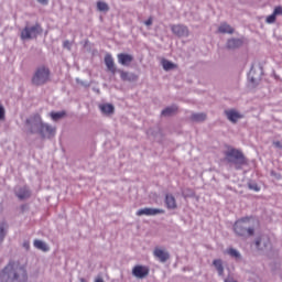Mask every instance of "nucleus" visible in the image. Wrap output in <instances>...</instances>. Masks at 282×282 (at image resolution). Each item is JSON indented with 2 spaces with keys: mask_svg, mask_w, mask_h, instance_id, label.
I'll return each mask as SVG.
<instances>
[{
  "mask_svg": "<svg viewBox=\"0 0 282 282\" xmlns=\"http://www.w3.org/2000/svg\"><path fill=\"white\" fill-rule=\"evenodd\" d=\"M1 282H28V272L18 261H10L0 273Z\"/></svg>",
  "mask_w": 282,
  "mask_h": 282,
  "instance_id": "f257e3e1",
  "label": "nucleus"
},
{
  "mask_svg": "<svg viewBox=\"0 0 282 282\" xmlns=\"http://www.w3.org/2000/svg\"><path fill=\"white\" fill-rule=\"evenodd\" d=\"M29 126L32 127L31 133L33 134V128L39 129V133L41 134L42 139H51L55 135L56 129L52 128L51 126L43 123L42 119L39 115L34 116L33 118L26 121Z\"/></svg>",
  "mask_w": 282,
  "mask_h": 282,
  "instance_id": "f03ea898",
  "label": "nucleus"
},
{
  "mask_svg": "<svg viewBox=\"0 0 282 282\" xmlns=\"http://www.w3.org/2000/svg\"><path fill=\"white\" fill-rule=\"evenodd\" d=\"M51 80V70L46 66H39L32 77V84L43 86Z\"/></svg>",
  "mask_w": 282,
  "mask_h": 282,
  "instance_id": "7ed1b4c3",
  "label": "nucleus"
},
{
  "mask_svg": "<svg viewBox=\"0 0 282 282\" xmlns=\"http://www.w3.org/2000/svg\"><path fill=\"white\" fill-rule=\"evenodd\" d=\"M250 220L249 217L241 218L237 220L234 225V231L238 236H253L254 235V229L253 228H248L247 229V223Z\"/></svg>",
  "mask_w": 282,
  "mask_h": 282,
  "instance_id": "20e7f679",
  "label": "nucleus"
},
{
  "mask_svg": "<svg viewBox=\"0 0 282 282\" xmlns=\"http://www.w3.org/2000/svg\"><path fill=\"white\" fill-rule=\"evenodd\" d=\"M225 158H226V161H228L229 163H235L240 165L246 164L245 155L241 153V151L236 149H230L229 151L225 152Z\"/></svg>",
  "mask_w": 282,
  "mask_h": 282,
  "instance_id": "39448f33",
  "label": "nucleus"
},
{
  "mask_svg": "<svg viewBox=\"0 0 282 282\" xmlns=\"http://www.w3.org/2000/svg\"><path fill=\"white\" fill-rule=\"evenodd\" d=\"M42 32L40 24H35L34 26H25L23 31H21L22 40H31L36 37Z\"/></svg>",
  "mask_w": 282,
  "mask_h": 282,
  "instance_id": "423d86ee",
  "label": "nucleus"
},
{
  "mask_svg": "<svg viewBox=\"0 0 282 282\" xmlns=\"http://www.w3.org/2000/svg\"><path fill=\"white\" fill-rule=\"evenodd\" d=\"M150 273V269L145 265H134L132 268V275L137 279H145Z\"/></svg>",
  "mask_w": 282,
  "mask_h": 282,
  "instance_id": "0eeeda50",
  "label": "nucleus"
},
{
  "mask_svg": "<svg viewBox=\"0 0 282 282\" xmlns=\"http://www.w3.org/2000/svg\"><path fill=\"white\" fill-rule=\"evenodd\" d=\"M172 33H174V35L178 37H186L189 35V31L187 26H184L183 24H173Z\"/></svg>",
  "mask_w": 282,
  "mask_h": 282,
  "instance_id": "6e6552de",
  "label": "nucleus"
},
{
  "mask_svg": "<svg viewBox=\"0 0 282 282\" xmlns=\"http://www.w3.org/2000/svg\"><path fill=\"white\" fill-rule=\"evenodd\" d=\"M224 113L231 123H237L238 120L243 118V116L235 109L226 110Z\"/></svg>",
  "mask_w": 282,
  "mask_h": 282,
  "instance_id": "1a4fd4ad",
  "label": "nucleus"
},
{
  "mask_svg": "<svg viewBox=\"0 0 282 282\" xmlns=\"http://www.w3.org/2000/svg\"><path fill=\"white\" fill-rule=\"evenodd\" d=\"M165 210L163 209H158V208H143V209H139V212L137 213V216H156L160 214H164Z\"/></svg>",
  "mask_w": 282,
  "mask_h": 282,
  "instance_id": "9d476101",
  "label": "nucleus"
},
{
  "mask_svg": "<svg viewBox=\"0 0 282 282\" xmlns=\"http://www.w3.org/2000/svg\"><path fill=\"white\" fill-rule=\"evenodd\" d=\"M270 245V239L267 236H260L256 239L254 246L258 250H263Z\"/></svg>",
  "mask_w": 282,
  "mask_h": 282,
  "instance_id": "9b49d317",
  "label": "nucleus"
},
{
  "mask_svg": "<svg viewBox=\"0 0 282 282\" xmlns=\"http://www.w3.org/2000/svg\"><path fill=\"white\" fill-rule=\"evenodd\" d=\"M118 61L119 64L123 66H129L130 63L133 62V55H129V53H119Z\"/></svg>",
  "mask_w": 282,
  "mask_h": 282,
  "instance_id": "f8f14e48",
  "label": "nucleus"
},
{
  "mask_svg": "<svg viewBox=\"0 0 282 282\" xmlns=\"http://www.w3.org/2000/svg\"><path fill=\"white\" fill-rule=\"evenodd\" d=\"M154 256L161 262H166L170 259V253L161 248H154Z\"/></svg>",
  "mask_w": 282,
  "mask_h": 282,
  "instance_id": "ddd939ff",
  "label": "nucleus"
},
{
  "mask_svg": "<svg viewBox=\"0 0 282 282\" xmlns=\"http://www.w3.org/2000/svg\"><path fill=\"white\" fill-rule=\"evenodd\" d=\"M105 63H106L108 69H109L112 74H116L117 68H116V66H115V59H113L112 55H110V53H107V54H106Z\"/></svg>",
  "mask_w": 282,
  "mask_h": 282,
  "instance_id": "4468645a",
  "label": "nucleus"
},
{
  "mask_svg": "<svg viewBox=\"0 0 282 282\" xmlns=\"http://www.w3.org/2000/svg\"><path fill=\"white\" fill-rule=\"evenodd\" d=\"M242 44H243L242 40L232 39V40H228V42L226 43V47L228 50H237L240 46H242Z\"/></svg>",
  "mask_w": 282,
  "mask_h": 282,
  "instance_id": "2eb2a0df",
  "label": "nucleus"
},
{
  "mask_svg": "<svg viewBox=\"0 0 282 282\" xmlns=\"http://www.w3.org/2000/svg\"><path fill=\"white\" fill-rule=\"evenodd\" d=\"M17 196L22 200V199H26L31 196V192L28 189L26 186L19 188L17 191Z\"/></svg>",
  "mask_w": 282,
  "mask_h": 282,
  "instance_id": "dca6fc26",
  "label": "nucleus"
},
{
  "mask_svg": "<svg viewBox=\"0 0 282 282\" xmlns=\"http://www.w3.org/2000/svg\"><path fill=\"white\" fill-rule=\"evenodd\" d=\"M218 32L221 34H232L235 30L232 29V26H230V24L224 23L218 26Z\"/></svg>",
  "mask_w": 282,
  "mask_h": 282,
  "instance_id": "f3484780",
  "label": "nucleus"
},
{
  "mask_svg": "<svg viewBox=\"0 0 282 282\" xmlns=\"http://www.w3.org/2000/svg\"><path fill=\"white\" fill-rule=\"evenodd\" d=\"M165 205H167V209H175L177 207L175 197L172 195L165 196Z\"/></svg>",
  "mask_w": 282,
  "mask_h": 282,
  "instance_id": "a211bd4d",
  "label": "nucleus"
},
{
  "mask_svg": "<svg viewBox=\"0 0 282 282\" xmlns=\"http://www.w3.org/2000/svg\"><path fill=\"white\" fill-rule=\"evenodd\" d=\"M213 265L215 267V269L217 270L219 275L224 274V265H223V261L220 259H216L213 261Z\"/></svg>",
  "mask_w": 282,
  "mask_h": 282,
  "instance_id": "6ab92c4d",
  "label": "nucleus"
},
{
  "mask_svg": "<svg viewBox=\"0 0 282 282\" xmlns=\"http://www.w3.org/2000/svg\"><path fill=\"white\" fill-rule=\"evenodd\" d=\"M100 110L105 113V115H111L115 112V107L112 105H101L100 106Z\"/></svg>",
  "mask_w": 282,
  "mask_h": 282,
  "instance_id": "aec40b11",
  "label": "nucleus"
},
{
  "mask_svg": "<svg viewBox=\"0 0 282 282\" xmlns=\"http://www.w3.org/2000/svg\"><path fill=\"white\" fill-rule=\"evenodd\" d=\"M176 112H177V107L172 106V107L165 108V110H163V112H161V115H163V117H170Z\"/></svg>",
  "mask_w": 282,
  "mask_h": 282,
  "instance_id": "412c9836",
  "label": "nucleus"
},
{
  "mask_svg": "<svg viewBox=\"0 0 282 282\" xmlns=\"http://www.w3.org/2000/svg\"><path fill=\"white\" fill-rule=\"evenodd\" d=\"M34 247L36 249H40V250L44 251V252L50 250L48 246L45 242L41 241V240H35L34 241Z\"/></svg>",
  "mask_w": 282,
  "mask_h": 282,
  "instance_id": "4be33fe9",
  "label": "nucleus"
},
{
  "mask_svg": "<svg viewBox=\"0 0 282 282\" xmlns=\"http://www.w3.org/2000/svg\"><path fill=\"white\" fill-rule=\"evenodd\" d=\"M207 119V116L205 113H194L192 115V120L195 122H203Z\"/></svg>",
  "mask_w": 282,
  "mask_h": 282,
  "instance_id": "5701e85b",
  "label": "nucleus"
},
{
  "mask_svg": "<svg viewBox=\"0 0 282 282\" xmlns=\"http://www.w3.org/2000/svg\"><path fill=\"white\" fill-rule=\"evenodd\" d=\"M97 8L100 12H108L109 11V6L105 1H98L97 2Z\"/></svg>",
  "mask_w": 282,
  "mask_h": 282,
  "instance_id": "b1692460",
  "label": "nucleus"
},
{
  "mask_svg": "<svg viewBox=\"0 0 282 282\" xmlns=\"http://www.w3.org/2000/svg\"><path fill=\"white\" fill-rule=\"evenodd\" d=\"M162 65H163V69L165 70H171L176 67V65L173 64V62H169V59H163Z\"/></svg>",
  "mask_w": 282,
  "mask_h": 282,
  "instance_id": "393cba45",
  "label": "nucleus"
},
{
  "mask_svg": "<svg viewBox=\"0 0 282 282\" xmlns=\"http://www.w3.org/2000/svg\"><path fill=\"white\" fill-rule=\"evenodd\" d=\"M231 258H235V259H241V254L239 251H237L236 249L234 248H229L227 249L226 251Z\"/></svg>",
  "mask_w": 282,
  "mask_h": 282,
  "instance_id": "a878e982",
  "label": "nucleus"
},
{
  "mask_svg": "<svg viewBox=\"0 0 282 282\" xmlns=\"http://www.w3.org/2000/svg\"><path fill=\"white\" fill-rule=\"evenodd\" d=\"M137 78V75H130L129 73L121 70V80H134Z\"/></svg>",
  "mask_w": 282,
  "mask_h": 282,
  "instance_id": "bb28decb",
  "label": "nucleus"
},
{
  "mask_svg": "<svg viewBox=\"0 0 282 282\" xmlns=\"http://www.w3.org/2000/svg\"><path fill=\"white\" fill-rule=\"evenodd\" d=\"M65 116H66V112H65V111H62V112H52V113H51V118H52L54 121H58L59 119H63Z\"/></svg>",
  "mask_w": 282,
  "mask_h": 282,
  "instance_id": "cd10ccee",
  "label": "nucleus"
},
{
  "mask_svg": "<svg viewBox=\"0 0 282 282\" xmlns=\"http://www.w3.org/2000/svg\"><path fill=\"white\" fill-rule=\"evenodd\" d=\"M275 22H276V15H275L274 12L271 13V15H268V17L265 18V23H268V24H273V23H275Z\"/></svg>",
  "mask_w": 282,
  "mask_h": 282,
  "instance_id": "c85d7f7f",
  "label": "nucleus"
},
{
  "mask_svg": "<svg viewBox=\"0 0 282 282\" xmlns=\"http://www.w3.org/2000/svg\"><path fill=\"white\" fill-rule=\"evenodd\" d=\"M7 225L4 223L0 224V243L3 241L6 237V229Z\"/></svg>",
  "mask_w": 282,
  "mask_h": 282,
  "instance_id": "c756f323",
  "label": "nucleus"
},
{
  "mask_svg": "<svg viewBox=\"0 0 282 282\" xmlns=\"http://www.w3.org/2000/svg\"><path fill=\"white\" fill-rule=\"evenodd\" d=\"M4 120H6V110H4V107L0 102V121H4Z\"/></svg>",
  "mask_w": 282,
  "mask_h": 282,
  "instance_id": "7c9ffc66",
  "label": "nucleus"
},
{
  "mask_svg": "<svg viewBox=\"0 0 282 282\" xmlns=\"http://www.w3.org/2000/svg\"><path fill=\"white\" fill-rule=\"evenodd\" d=\"M273 13L278 17V15H282V6H276L273 9Z\"/></svg>",
  "mask_w": 282,
  "mask_h": 282,
  "instance_id": "2f4dec72",
  "label": "nucleus"
},
{
  "mask_svg": "<svg viewBox=\"0 0 282 282\" xmlns=\"http://www.w3.org/2000/svg\"><path fill=\"white\" fill-rule=\"evenodd\" d=\"M249 188L253 189L254 192H259L261 189L257 184H250Z\"/></svg>",
  "mask_w": 282,
  "mask_h": 282,
  "instance_id": "473e14b6",
  "label": "nucleus"
},
{
  "mask_svg": "<svg viewBox=\"0 0 282 282\" xmlns=\"http://www.w3.org/2000/svg\"><path fill=\"white\" fill-rule=\"evenodd\" d=\"M152 24H153L152 18H148V20H145V25H147V26H150V25H152Z\"/></svg>",
  "mask_w": 282,
  "mask_h": 282,
  "instance_id": "72a5a7b5",
  "label": "nucleus"
},
{
  "mask_svg": "<svg viewBox=\"0 0 282 282\" xmlns=\"http://www.w3.org/2000/svg\"><path fill=\"white\" fill-rule=\"evenodd\" d=\"M64 47L70 50V42H68V40L64 42Z\"/></svg>",
  "mask_w": 282,
  "mask_h": 282,
  "instance_id": "f704fd0d",
  "label": "nucleus"
},
{
  "mask_svg": "<svg viewBox=\"0 0 282 282\" xmlns=\"http://www.w3.org/2000/svg\"><path fill=\"white\" fill-rule=\"evenodd\" d=\"M273 145L278 149H282V143L280 141L273 142Z\"/></svg>",
  "mask_w": 282,
  "mask_h": 282,
  "instance_id": "c9c22d12",
  "label": "nucleus"
},
{
  "mask_svg": "<svg viewBox=\"0 0 282 282\" xmlns=\"http://www.w3.org/2000/svg\"><path fill=\"white\" fill-rule=\"evenodd\" d=\"M39 3L43 4V6H47L48 4V0H36Z\"/></svg>",
  "mask_w": 282,
  "mask_h": 282,
  "instance_id": "e433bc0d",
  "label": "nucleus"
},
{
  "mask_svg": "<svg viewBox=\"0 0 282 282\" xmlns=\"http://www.w3.org/2000/svg\"><path fill=\"white\" fill-rule=\"evenodd\" d=\"M23 247H24L26 250H29V249H30V242H29V241H25V242L23 243Z\"/></svg>",
  "mask_w": 282,
  "mask_h": 282,
  "instance_id": "4c0bfd02",
  "label": "nucleus"
},
{
  "mask_svg": "<svg viewBox=\"0 0 282 282\" xmlns=\"http://www.w3.org/2000/svg\"><path fill=\"white\" fill-rule=\"evenodd\" d=\"M225 282H237L234 278H227Z\"/></svg>",
  "mask_w": 282,
  "mask_h": 282,
  "instance_id": "58836bf2",
  "label": "nucleus"
},
{
  "mask_svg": "<svg viewBox=\"0 0 282 282\" xmlns=\"http://www.w3.org/2000/svg\"><path fill=\"white\" fill-rule=\"evenodd\" d=\"M95 282H105L104 279L101 276H98Z\"/></svg>",
  "mask_w": 282,
  "mask_h": 282,
  "instance_id": "ea45409f",
  "label": "nucleus"
},
{
  "mask_svg": "<svg viewBox=\"0 0 282 282\" xmlns=\"http://www.w3.org/2000/svg\"><path fill=\"white\" fill-rule=\"evenodd\" d=\"M82 282H85V280H84V279H82Z\"/></svg>",
  "mask_w": 282,
  "mask_h": 282,
  "instance_id": "a19ab883",
  "label": "nucleus"
}]
</instances>
